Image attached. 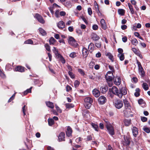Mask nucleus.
<instances>
[{"instance_id": "obj_1", "label": "nucleus", "mask_w": 150, "mask_h": 150, "mask_svg": "<svg viewBox=\"0 0 150 150\" xmlns=\"http://www.w3.org/2000/svg\"><path fill=\"white\" fill-rule=\"evenodd\" d=\"M109 91L110 93L117 95L119 98H121L123 95H126L127 93V91L125 88H122L119 91L117 88L115 86H113L112 88L109 89Z\"/></svg>"}, {"instance_id": "obj_2", "label": "nucleus", "mask_w": 150, "mask_h": 150, "mask_svg": "<svg viewBox=\"0 0 150 150\" xmlns=\"http://www.w3.org/2000/svg\"><path fill=\"white\" fill-rule=\"evenodd\" d=\"M84 101L85 108L87 109H89L93 102L92 99L90 97H87L84 99Z\"/></svg>"}, {"instance_id": "obj_3", "label": "nucleus", "mask_w": 150, "mask_h": 150, "mask_svg": "<svg viewBox=\"0 0 150 150\" xmlns=\"http://www.w3.org/2000/svg\"><path fill=\"white\" fill-rule=\"evenodd\" d=\"M101 75L100 74L98 73H93V75H89L88 77L89 79L93 80L95 81H98L101 78Z\"/></svg>"}, {"instance_id": "obj_4", "label": "nucleus", "mask_w": 150, "mask_h": 150, "mask_svg": "<svg viewBox=\"0 0 150 150\" xmlns=\"http://www.w3.org/2000/svg\"><path fill=\"white\" fill-rule=\"evenodd\" d=\"M124 103L125 107V109L124 110V112L125 114H127V111L130 112L131 106L129 102L126 100H124Z\"/></svg>"}, {"instance_id": "obj_5", "label": "nucleus", "mask_w": 150, "mask_h": 150, "mask_svg": "<svg viewBox=\"0 0 150 150\" xmlns=\"http://www.w3.org/2000/svg\"><path fill=\"white\" fill-rule=\"evenodd\" d=\"M137 64L138 67L139 74L142 77H144V76L145 72L140 62L138 61H137Z\"/></svg>"}, {"instance_id": "obj_6", "label": "nucleus", "mask_w": 150, "mask_h": 150, "mask_svg": "<svg viewBox=\"0 0 150 150\" xmlns=\"http://www.w3.org/2000/svg\"><path fill=\"white\" fill-rule=\"evenodd\" d=\"M114 105L116 108L120 109L122 107L123 105V102L120 100H117L115 102Z\"/></svg>"}, {"instance_id": "obj_7", "label": "nucleus", "mask_w": 150, "mask_h": 150, "mask_svg": "<svg viewBox=\"0 0 150 150\" xmlns=\"http://www.w3.org/2000/svg\"><path fill=\"white\" fill-rule=\"evenodd\" d=\"M107 129L109 134L111 135H114L115 134V132L113 127L112 125L109 126L107 125Z\"/></svg>"}, {"instance_id": "obj_8", "label": "nucleus", "mask_w": 150, "mask_h": 150, "mask_svg": "<svg viewBox=\"0 0 150 150\" xmlns=\"http://www.w3.org/2000/svg\"><path fill=\"white\" fill-rule=\"evenodd\" d=\"M69 43L71 45L75 46L76 45V40L74 38L72 37H70L69 38L68 40Z\"/></svg>"}, {"instance_id": "obj_9", "label": "nucleus", "mask_w": 150, "mask_h": 150, "mask_svg": "<svg viewBox=\"0 0 150 150\" xmlns=\"http://www.w3.org/2000/svg\"><path fill=\"white\" fill-rule=\"evenodd\" d=\"M35 17L37 20L40 23L43 24L45 23V21L43 19L42 17L39 14L37 13L35 15Z\"/></svg>"}, {"instance_id": "obj_10", "label": "nucleus", "mask_w": 150, "mask_h": 150, "mask_svg": "<svg viewBox=\"0 0 150 150\" xmlns=\"http://www.w3.org/2000/svg\"><path fill=\"white\" fill-rule=\"evenodd\" d=\"M106 101V98L103 96H101L98 98V102L101 104H104Z\"/></svg>"}, {"instance_id": "obj_11", "label": "nucleus", "mask_w": 150, "mask_h": 150, "mask_svg": "<svg viewBox=\"0 0 150 150\" xmlns=\"http://www.w3.org/2000/svg\"><path fill=\"white\" fill-rule=\"evenodd\" d=\"M91 37L93 40L95 41L98 40L100 39V37L98 36L96 34L94 33H93L91 34Z\"/></svg>"}, {"instance_id": "obj_12", "label": "nucleus", "mask_w": 150, "mask_h": 150, "mask_svg": "<svg viewBox=\"0 0 150 150\" xmlns=\"http://www.w3.org/2000/svg\"><path fill=\"white\" fill-rule=\"evenodd\" d=\"M53 49L52 50L53 52L54 53L56 57L58 58H60L62 56L58 53V50L55 47H53Z\"/></svg>"}, {"instance_id": "obj_13", "label": "nucleus", "mask_w": 150, "mask_h": 150, "mask_svg": "<svg viewBox=\"0 0 150 150\" xmlns=\"http://www.w3.org/2000/svg\"><path fill=\"white\" fill-rule=\"evenodd\" d=\"M65 134L63 132H61L58 136V139L59 142L64 141Z\"/></svg>"}, {"instance_id": "obj_14", "label": "nucleus", "mask_w": 150, "mask_h": 150, "mask_svg": "<svg viewBox=\"0 0 150 150\" xmlns=\"http://www.w3.org/2000/svg\"><path fill=\"white\" fill-rule=\"evenodd\" d=\"M93 95L96 97H98L100 95V91L96 89H95L93 91Z\"/></svg>"}, {"instance_id": "obj_15", "label": "nucleus", "mask_w": 150, "mask_h": 150, "mask_svg": "<svg viewBox=\"0 0 150 150\" xmlns=\"http://www.w3.org/2000/svg\"><path fill=\"white\" fill-rule=\"evenodd\" d=\"M114 83L116 85H119L121 83V80L118 77H116L114 79Z\"/></svg>"}, {"instance_id": "obj_16", "label": "nucleus", "mask_w": 150, "mask_h": 150, "mask_svg": "<svg viewBox=\"0 0 150 150\" xmlns=\"http://www.w3.org/2000/svg\"><path fill=\"white\" fill-rule=\"evenodd\" d=\"M132 130L133 136L134 137H136L138 134L137 128L136 127H134L132 129Z\"/></svg>"}, {"instance_id": "obj_17", "label": "nucleus", "mask_w": 150, "mask_h": 150, "mask_svg": "<svg viewBox=\"0 0 150 150\" xmlns=\"http://www.w3.org/2000/svg\"><path fill=\"white\" fill-rule=\"evenodd\" d=\"M88 54V52L87 49L85 47L82 49V54L84 58H86L87 57Z\"/></svg>"}, {"instance_id": "obj_18", "label": "nucleus", "mask_w": 150, "mask_h": 150, "mask_svg": "<svg viewBox=\"0 0 150 150\" xmlns=\"http://www.w3.org/2000/svg\"><path fill=\"white\" fill-rule=\"evenodd\" d=\"M16 71L23 72L24 71V68L21 66H18L15 69Z\"/></svg>"}, {"instance_id": "obj_19", "label": "nucleus", "mask_w": 150, "mask_h": 150, "mask_svg": "<svg viewBox=\"0 0 150 150\" xmlns=\"http://www.w3.org/2000/svg\"><path fill=\"white\" fill-rule=\"evenodd\" d=\"M58 27L60 29H63L65 27V24L62 21H60L57 24Z\"/></svg>"}, {"instance_id": "obj_20", "label": "nucleus", "mask_w": 150, "mask_h": 150, "mask_svg": "<svg viewBox=\"0 0 150 150\" xmlns=\"http://www.w3.org/2000/svg\"><path fill=\"white\" fill-rule=\"evenodd\" d=\"M100 23L101 28L104 30H106L107 28V27L104 19H102L101 20Z\"/></svg>"}, {"instance_id": "obj_21", "label": "nucleus", "mask_w": 150, "mask_h": 150, "mask_svg": "<svg viewBox=\"0 0 150 150\" xmlns=\"http://www.w3.org/2000/svg\"><path fill=\"white\" fill-rule=\"evenodd\" d=\"M72 132V131L71 128L69 126L68 127L66 132L67 135L68 137H70L71 135Z\"/></svg>"}, {"instance_id": "obj_22", "label": "nucleus", "mask_w": 150, "mask_h": 150, "mask_svg": "<svg viewBox=\"0 0 150 150\" xmlns=\"http://www.w3.org/2000/svg\"><path fill=\"white\" fill-rule=\"evenodd\" d=\"M105 55L108 57V58L112 62H113L114 58L113 56L110 52H108L106 53Z\"/></svg>"}, {"instance_id": "obj_23", "label": "nucleus", "mask_w": 150, "mask_h": 150, "mask_svg": "<svg viewBox=\"0 0 150 150\" xmlns=\"http://www.w3.org/2000/svg\"><path fill=\"white\" fill-rule=\"evenodd\" d=\"M130 141L129 139L127 137L124 138V141L123 144L127 146L130 144Z\"/></svg>"}, {"instance_id": "obj_24", "label": "nucleus", "mask_w": 150, "mask_h": 150, "mask_svg": "<svg viewBox=\"0 0 150 150\" xmlns=\"http://www.w3.org/2000/svg\"><path fill=\"white\" fill-rule=\"evenodd\" d=\"M91 125L96 131L97 132L98 131L99 128L98 125L94 123H91Z\"/></svg>"}, {"instance_id": "obj_25", "label": "nucleus", "mask_w": 150, "mask_h": 150, "mask_svg": "<svg viewBox=\"0 0 150 150\" xmlns=\"http://www.w3.org/2000/svg\"><path fill=\"white\" fill-rule=\"evenodd\" d=\"M108 88L107 86H102L100 88V90L102 93H104L107 91Z\"/></svg>"}, {"instance_id": "obj_26", "label": "nucleus", "mask_w": 150, "mask_h": 150, "mask_svg": "<svg viewBox=\"0 0 150 150\" xmlns=\"http://www.w3.org/2000/svg\"><path fill=\"white\" fill-rule=\"evenodd\" d=\"M113 75H109L108 74H106L105 75V78L107 80L110 82L113 79Z\"/></svg>"}, {"instance_id": "obj_27", "label": "nucleus", "mask_w": 150, "mask_h": 150, "mask_svg": "<svg viewBox=\"0 0 150 150\" xmlns=\"http://www.w3.org/2000/svg\"><path fill=\"white\" fill-rule=\"evenodd\" d=\"M46 105L47 107L50 108H53L54 107L53 103L52 102L49 101L46 102Z\"/></svg>"}, {"instance_id": "obj_28", "label": "nucleus", "mask_w": 150, "mask_h": 150, "mask_svg": "<svg viewBox=\"0 0 150 150\" xmlns=\"http://www.w3.org/2000/svg\"><path fill=\"white\" fill-rule=\"evenodd\" d=\"M128 5L131 11V13L132 14H134L135 13L134 11V10L133 7L132 5L130 3H128Z\"/></svg>"}, {"instance_id": "obj_29", "label": "nucleus", "mask_w": 150, "mask_h": 150, "mask_svg": "<svg viewBox=\"0 0 150 150\" xmlns=\"http://www.w3.org/2000/svg\"><path fill=\"white\" fill-rule=\"evenodd\" d=\"M49 125L50 126H52L54 123V121L52 118H49L48 119Z\"/></svg>"}, {"instance_id": "obj_30", "label": "nucleus", "mask_w": 150, "mask_h": 150, "mask_svg": "<svg viewBox=\"0 0 150 150\" xmlns=\"http://www.w3.org/2000/svg\"><path fill=\"white\" fill-rule=\"evenodd\" d=\"M95 62L93 60H92L89 64V67L91 69H93L94 66L95 65Z\"/></svg>"}, {"instance_id": "obj_31", "label": "nucleus", "mask_w": 150, "mask_h": 150, "mask_svg": "<svg viewBox=\"0 0 150 150\" xmlns=\"http://www.w3.org/2000/svg\"><path fill=\"white\" fill-rule=\"evenodd\" d=\"M118 12L119 14L123 16L125 13V10L122 9H119L118 10Z\"/></svg>"}, {"instance_id": "obj_32", "label": "nucleus", "mask_w": 150, "mask_h": 150, "mask_svg": "<svg viewBox=\"0 0 150 150\" xmlns=\"http://www.w3.org/2000/svg\"><path fill=\"white\" fill-rule=\"evenodd\" d=\"M39 30L40 31V33L42 35H45L46 34V31L42 29L41 28H40L39 29Z\"/></svg>"}, {"instance_id": "obj_33", "label": "nucleus", "mask_w": 150, "mask_h": 150, "mask_svg": "<svg viewBox=\"0 0 150 150\" xmlns=\"http://www.w3.org/2000/svg\"><path fill=\"white\" fill-rule=\"evenodd\" d=\"M88 49L92 51L94 49V46L93 43H91L88 45Z\"/></svg>"}, {"instance_id": "obj_34", "label": "nucleus", "mask_w": 150, "mask_h": 150, "mask_svg": "<svg viewBox=\"0 0 150 150\" xmlns=\"http://www.w3.org/2000/svg\"><path fill=\"white\" fill-rule=\"evenodd\" d=\"M143 88L146 91L149 89V86L146 83H143L142 85Z\"/></svg>"}, {"instance_id": "obj_35", "label": "nucleus", "mask_w": 150, "mask_h": 150, "mask_svg": "<svg viewBox=\"0 0 150 150\" xmlns=\"http://www.w3.org/2000/svg\"><path fill=\"white\" fill-rule=\"evenodd\" d=\"M55 41V40L53 38L51 37L49 41L50 45H54Z\"/></svg>"}, {"instance_id": "obj_36", "label": "nucleus", "mask_w": 150, "mask_h": 150, "mask_svg": "<svg viewBox=\"0 0 150 150\" xmlns=\"http://www.w3.org/2000/svg\"><path fill=\"white\" fill-rule=\"evenodd\" d=\"M118 56L119 57L120 60L121 61H123L125 58L124 55V54H119Z\"/></svg>"}, {"instance_id": "obj_37", "label": "nucleus", "mask_w": 150, "mask_h": 150, "mask_svg": "<svg viewBox=\"0 0 150 150\" xmlns=\"http://www.w3.org/2000/svg\"><path fill=\"white\" fill-rule=\"evenodd\" d=\"M131 42L134 45H136L138 43L137 40L135 38H133Z\"/></svg>"}, {"instance_id": "obj_38", "label": "nucleus", "mask_w": 150, "mask_h": 150, "mask_svg": "<svg viewBox=\"0 0 150 150\" xmlns=\"http://www.w3.org/2000/svg\"><path fill=\"white\" fill-rule=\"evenodd\" d=\"M32 88V87H31L30 88L28 89H27L26 91H25L23 93L24 95H26L28 93H31V89Z\"/></svg>"}, {"instance_id": "obj_39", "label": "nucleus", "mask_w": 150, "mask_h": 150, "mask_svg": "<svg viewBox=\"0 0 150 150\" xmlns=\"http://www.w3.org/2000/svg\"><path fill=\"white\" fill-rule=\"evenodd\" d=\"M140 90L139 88H137L136 89V92L134 93V95L136 97H138L140 95L139 93Z\"/></svg>"}, {"instance_id": "obj_40", "label": "nucleus", "mask_w": 150, "mask_h": 150, "mask_svg": "<svg viewBox=\"0 0 150 150\" xmlns=\"http://www.w3.org/2000/svg\"><path fill=\"white\" fill-rule=\"evenodd\" d=\"M45 47L46 50L49 52L51 51L50 49V46L48 44H46L45 45Z\"/></svg>"}, {"instance_id": "obj_41", "label": "nucleus", "mask_w": 150, "mask_h": 150, "mask_svg": "<svg viewBox=\"0 0 150 150\" xmlns=\"http://www.w3.org/2000/svg\"><path fill=\"white\" fill-rule=\"evenodd\" d=\"M24 43L26 44H32L33 43V41L30 39H28L24 42Z\"/></svg>"}, {"instance_id": "obj_42", "label": "nucleus", "mask_w": 150, "mask_h": 150, "mask_svg": "<svg viewBox=\"0 0 150 150\" xmlns=\"http://www.w3.org/2000/svg\"><path fill=\"white\" fill-rule=\"evenodd\" d=\"M125 125L126 126H129L130 124L131 121L130 120H125L124 121Z\"/></svg>"}, {"instance_id": "obj_43", "label": "nucleus", "mask_w": 150, "mask_h": 150, "mask_svg": "<svg viewBox=\"0 0 150 150\" xmlns=\"http://www.w3.org/2000/svg\"><path fill=\"white\" fill-rule=\"evenodd\" d=\"M66 106L67 108H70L73 107L74 105L72 104L68 103L66 104Z\"/></svg>"}, {"instance_id": "obj_44", "label": "nucleus", "mask_w": 150, "mask_h": 150, "mask_svg": "<svg viewBox=\"0 0 150 150\" xmlns=\"http://www.w3.org/2000/svg\"><path fill=\"white\" fill-rule=\"evenodd\" d=\"M69 56L71 57L74 58L76 56V53L75 52H72L70 54Z\"/></svg>"}, {"instance_id": "obj_45", "label": "nucleus", "mask_w": 150, "mask_h": 150, "mask_svg": "<svg viewBox=\"0 0 150 150\" xmlns=\"http://www.w3.org/2000/svg\"><path fill=\"white\" fill-rule=\"evenodd\" d=\"M80 84V82L77 80H76L75 81L74 83V86L75 88L77 87Z\"/></svg>"}, {"instance_id": "obj_46", "label": "nucleus", "mask_w": 150, "mask_h": 150, "mask_svg": "<svg viewBox=\"0 0 150 150\" xmlns=\"http://www.w3.org/2000/svg\"><path fill=\"white\" fill-rule=\"evenodd\" d=\"M6 69L7 70H10L11 69V65L9 64H7L6 66Z\"/></svg>"}, {"instance_id": "obj_47", "label": "nucleus", "mask_w": 150, "mask_h": 150, "mask_svg": "<svg viewBox=\"0 0 150 150\" xmlns=\"http://www.w3.org/2000/svg\"><path fill=\"white\" fill-rule=\"evenodd\" d=\"M68 74L70 77L72 79L74 78V76L72 72L70 71H68Z\"/></svg>"}, {"instance_id": "obj_48", "label": "nucleus", "mask_w": 150, "mask_h": 150, "mask_svg": "<svg viewBox=\"0 0 150 150\" xmlns=\"http://www.w3.org/2000/svg\"><path fill=\"white\" fill-rule=\"evenodd\" d=\"M143 130L147 133H148L150 132V130L149 129V128H144L143 129Z\"/></svg>"}, {"instance_id": "obj_49", "label": "nucleus", "mask_w": 150, "mask_h": 150, "mask_svg": "<svg viewBox=\"0 0 150 150\" xmlns=\"http://www.w3.org/2000/svg\"><path fill=\"white\" fill-rule=\"evenodd\" d=\"M92 137L91 135L87 136L86 142H87V141L91 140L92 139Z\"/></svg>"}, {"instance_id": "obj_50", "label": "nucleus", "mask_w": 150, "mask_h": 150, "mask_svg": "<svg viewBox=\"0 0 150 150\" xmlns=\"http://www.w3.org/2000/svg\"><path fill=\"white\" fill-rule=\"evenodd\" d=\"M59 14H60V12L59 10H57L55 13L56 17L57 18H59Z\"/></svg>"}, {"instance_id": "obj_51", "label": "nucleus", "mask_w": 150, "mask_h": 150, "mask_svg": "<svg viewBox=\"0 0 150 150\" xmlns=\"http://www.w3.org/2000/svg\"><path fill=\"white\" fill-rule=\"evenodd\" d=\"M104 121L106 123L105 126H106V127H107V125L109 126L111 125L110 124V123L109 122V121H108V120H107V119L104 120Z\"/></svg>"}, {"instance_id": "obj_52", "label": "nucleus", "mask_w": 150, "mask_h": 150, "mask_svg": "<svg viewBox=\"0 0 150 150\" xmlns=\"http://www.w3.org/2000/svg\"><path fill=\"white\" fill-rule=\"evenodd\" d=\"M132 50L135 54L137 55H138V53L137 52V50L136 48H133L132 49Z\"/></svg>"}, {"instance_id": "obj_53", "label": "nucleus", "mask_w": 150, "mask_h": 150, "mask_svg": "<svg viewBox=\"0 0 150 150\" xmlns=\"http://www.w3.org/2000/svg\"><path fill=\"white\" fill-rule=\"evenodd\" d=\"M15 93L10 98V99L8 100V102H10L14 98L15 96Z\"/></svg>"}, {"instance_id": "obj_54", "label": "nucleus", "mask_w": 150, "mask_h": 150, "mask_svg": "<svg viewBox=\"0 0 150 150\" xmlns=\"http://www.w3.org/2000/svg\"><path fill=\"white\" fill-rule=\"evenodd\" d=\"M78 71L82 75H83L85 74L83 71L81 69H78Z\"/></svg>"}, {"instance_id": "obj_55", "label": "nucleus", "mask_w": 150, "mask_h": 150, "mask_svg": "<svg viewBox=\"0 0 150 150\" xmlns=\"http://www.w3.org/2000/svg\"><path fill=\"white\" fill-rule=\"evenodd\" d=\"M66 89L67 91L68 92L71 90L72 88L69 85H67L66 87Z\"/></svg>"}, {"instance_id": "obj_56", "label": "nucleus", "mask_w": 150, "mask_h": 150, "mask_svg": "<svg viewBox=\"0 0 150 150\" xmlns=\"http://www.w3.org/2000/svg\"><path fill=\"white\" fill-rule=\"evenodd\" d=\"M88 14L91 15L92 13V9L91 8H89L88 9Z\"/></svg>"}, {"instance_id": "obj_57", "label": "nucleus", "mask_w": 150, "mask_h": 150, "mask_svg": "<svg viewBox=\"0 0 150 150\" xmlns=\"http://www.w3.org/2000/svg\"><path fill=\"white\" fill-rule=\"evenodd\" d=\"M141 120L143 122H145L147 120V118L144 117H141Z\"/></svg>"}, {"instance_id": "obj_58", "label": "nucleus", "mask_w": 150, "mask_h": 150, "mask_svg": "<svg viewBox=\"0 0 150 150\" xmlns=\"http://www.w3.org/2000/svg\"><path fill=\"white\" fill-rule=\"evenodd\" d=\"M95 45L98 48H100L101 47V43L100 42H97L95 43Z\"/></svg>"}, {"instance_id": "obj_59", "label": "nucleus", "mask_w": 150, "mask_h": 150, "mask_svg": "<svg viewBox=\"0 0 150 150\" xmlns=\"http://www.w3.org/2000/svg\"><path fill=\"white\" fill-rule=\"evenodd\" d=\"M93 29L94 30H97L98 28V26L97 25H94L92 26Z\"/></svg>"}, {"instance_id": "obj_60", "label": "nucleus", "mask_w": 150, "mask_h": 150, "mask_svg": "<svg viewBox=\"0 0 150 150\" xmlns=\"http://www.w3.org/2000/svg\"><path fill=\"white\" fill-rule=\"evenodd\" d=\"M55 108H56V109L57 110V111L59 112V113H61L62 112V110H61L60 109L59 107H58L57 105H55Z\"/></svg>"}, {"instance_id": "obj_61", "label": "nucleus", "mask_w": 150, "mask_h": 150, "mask_svg": "<svg viewBox=\"0 0 150 150\" xmlns=\"http://www.w3.org/2000/svg\"><path fill=\"white\" fill-rule=\"evenodd\" d=\"M61 62L63 63L64 64L65 63V61L62 56L59 58Z\"/></svg>"}, {"instance_id": "obj_62", "label": "nucleus", "mask_w": 150, "mask_h": 150, "mask_svg": "<svg viewBox=\"0 0 150 150\" xmlns=\"http://www.w3.org/2000/svg\"><path fill=\"white\" fill-rule=\"evenodd\" d=\"M23 112V113L24 115H25V112L26 110V108H25V105H24L22 108Z\"/></svg>"}, {"instance_id": "obj_63", "label": "nucleus", "mask_w": 150, "mask_h": 150, "mask_svg": "<svg viewBox=\"0 0 150 150\" xmlns=\"http://www.w3.org/2000/svg\"><path fill=\"white\" fill-rule=\"evenodd\" d=\"M66 13L65 11H61L60 12V15L61 16H64L66 15Z\"/></svg>"}, {"instance_id": "obj_64", "label": "nucleus", "mask_w": 150, "mask_h": 150, "mask_svg": "<svg viewBox=\"0 0 150 150\" xmlns=\"http://www.w3.org/2000/svg\"><path fill=\"white\" fill-rule=\"evenodd\" d=\"M122 41L124 42H126L127 41V37L126 36L123 37L122 38Z\"/></svg>"}]
</instances>
